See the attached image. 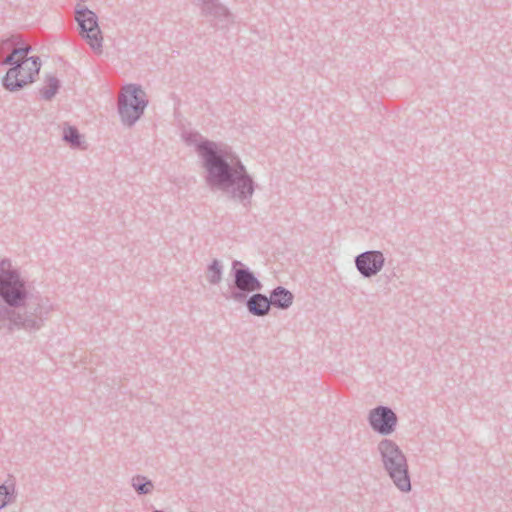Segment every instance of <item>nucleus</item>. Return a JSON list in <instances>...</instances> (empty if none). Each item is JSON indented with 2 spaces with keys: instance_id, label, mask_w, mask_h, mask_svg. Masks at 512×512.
Segmentation results:
<instances>
[{
  "instance_id": "1",
  "label": "nucleus",
  "mask_w": 512,
  "mask_h": 512,
  "mask_svg": "<svg viewBox=\"0 0 512 512\" xmlns=\"http://www.w3.org/2000/svg\"><path fill=\"white\" fill-rule=\"evenodd\" d=\"M47 296L31 289L12 261H0V332L13 335L18 331L32 334L40 331L54 311Z\"/></svg>"
},
{
  "instance_id": "20",
  "label": "nucleus",
  "mask_w": 512,
  "mask_h": 512,
  "mask_svg": "<svg viewBox=\"0 0 512 512\" xmlns=\"http://www.w3.org/2000/svg\"><path fill=\"white\" fill-rule=\"evenodd\" d=\"M23 76H27V70H22L21 69V73H19V78H24Z\"/></svg>"
},
{
  "instance_id": "12",
  "label": "nucleus",
  "mask_w": 512,
  "mask_h": 512,
  "mask_svg": "<svg viewBox=\"0 0 512 512\" xmlns=\"http://www.w3.org/2000/svg\"><path fill=\"white\" fill-rule=\"evenodd\" d=\"M269 300L271 307L286 310L293 304L294 295L285 287L277 286L270 292Z\"/></svg>"
},
{
  "instance_id": "18",
  "label": "nucleus",
  "mask_w": 512,
  "mask_h": 512,
  "mask_svg": "<svg viewBox=\"0 0 512 512\" xmlns=\"http://www.w3.org/2000/svg\"><path fill=\"white\" fill-rule=\"evenodd\" d=\"M32 51V47L28 44L15 47L13 49V55L24 57V59L27 57V55Z\"/></svg>"
},
{
  "instance_id": "4",
  "label": "nucleus",
  "mask_w": 512,
  "mask_h": 512,
  "mask_svg": "<svg viewBox=\"0 0 512 512\" xmlns=\"http://www.w3.org/2000/svg\"><path fill=\"white\" fill-rule=\"evenodd\" d=\"M13 51L4 58L2 65H10L2 79L6 90L14 92L22 89L25 85L32 83L35 76L38 75L41 68V60L38 56L26 57L25 59H16Z\"/></svg>"
},
{
  "instance_id": "19",
  "label": "nucleus",
  "mask_w": 512,
  "mask_h": 512,
  "mask_svg": "<svg viewBox=\"0 0 512 512\" xmlns=\"http://www.w3.org/2000/svg\"><path fill=\"white\" fill-rule=\"evenodd\" d=\"M7 44H12L14 45L15 47H19L20 45L22 46V39L20 38V36H12L11 38L7 39V40H4L2 42V46H5Z\"/></svg>"
},
{
  "instance_id": "9",
  "label": "nucleus",
  "mask_w": 512,
  "mask_h": 512,
  "mask_svg": "<svg viewBox=\"0 0 512 512\" xmlns=\"http://www.w3.org/2000/svg\"><path fill=\"white\" fill-rule=\"evenodd\" d=\"M367 420L374 432L387 436L395 431L398 417L390 407L379 405L369 411Z\"/></svg>"
},
{
  "instance_id": "15",
  "label": "nucleus",
  "mask_w": 512,
  "mask_h": 512,
  "mask_svg": "<svg viewBox=\"0 0 512 512\" xmlns=\"http://www.w3.org/2000/svg\"><path fill=\"white\" fill-rule=\"evenodd\" d=\"M206 278L209 284L217 285L223 278V265L218 259H214L207 267Z\"/></svg>"
},
{
  "instance_id": "17",
  "label": "nucleus",
  "mask_w": 512,
  "mask_h": 512,
  "mask_svg": "<svg viewBox=\"0 0 512 512\" xmlns=\"http://www.w3.org/2000/svg\"><path fill=\"white\" fill-rule=\"evenodd\" d=\"M15 487L7 486L5 484L0 485V510L11 504L15 500Z\"/></svg>"
},
{
  "instance_id": "13",
  "label": "nucleus",
  "mask_w": 512,
  "mask_h": 512,
  "mask_svg": "<svg viewBox=\"0 0 512 512\" xmlns=\"http://www.w3.org/2000/svg\"><path fill=\"white\" fill-rule=\"evenodd\" d=\"M62 139L73 149H86L84 137L75 126L65 124Z\"/></svg>"
},
{
  "instance_id": "11",
  "label": "nucleus",
  "mask_w": 512,
  "mask_h": 512,
  "mask_svg": "<svg viewBox=\"0 0 512 512\" xmlns=\"http://www.w3.org/2000/svg\"><path fill=\"white\" fill-rule=\"evenodd\" d=\"M247 311L256 317H264L269 314L271 310V301L265 294L256 291L247 296L244 300Z\"/></svg>"
},
{
  "instance_id": "8",
  "label": "nucleus",
  "mask_w": 512,
  "mask_h": 512,
  "mask_svg": "<svg viewBox=\"0 0 512 512\" xmlns=\"http://www.w3.org/2000/svg\"><path fill=\"white\" fill-rule=\"evenodd\" d=\"M201 14L209 18L211 26L225 30L234 23V16L219 0H199Z\"/></svg>"
},
{
  "instance_id": "5",
  "label": "nucleus",
  "mask_w": 512,
  "mask_h": 512,
  "mask_svg": "<svg viewBox=\"0 0 512 512\" xmlns=\"http://www.w3.org/2000/svg\"><path fill=\"white\" fill-rule=\"evenodd\" d=\"M118 113L124 126L132 127L148 106L146 92L140 85L127 84L118 96Z\"/></svg>"
},
{
  "instance_id": "2",
  "label": "nucleus",
  "mask_w": 512,
  "mask_h": 512,
  "mask_svg": "<svg viewBox=\"0 0 512 512\" xmlns=\"http://www.w3.org/2000/svg\"><path fill=\"white\" fill-rule=\"evenodd\" d=\"M186 140L189 144H195L207 186L211 190L221 191L230 200L249 210L257 183L239 155L228 145L203 139L198 133L190 134Z\"/></svg>"
},
{
  "instance_id": "14",
  "label": "nucleus",
  "mask_w": 512,
  "mask_h": 512,
  "mask_svg": "<svg viewBox=\"0 0 512 512\" xmlns=\"http://www.w3.org/2000/svg\"><path fill=\"white\" fill-rule=\"evenodd\" d=\"M131 486L138 495H148L154 490V483L144 475H135L131 479Z\"/></svg>"
},
{
  "instance_id": "3",
  "label": "nucleus",
  "mask_w": 512,
  "mask_h": 512,
  "mask_svg": "<svg viewBox=\"0 0 512 512\" xmlns=\"http://www.w3.org/2000/svg\"><path fill=\"white\" fill-rule=\"evenodd\" d=\"M377 450L383 468L394 485L402 492L411 491L407 458L396 442L387 438L382 439L377 445Z\"/></svg>"
},
{
  "instance_id": "7",
  "label": "nucleus",
  "mask_w": 512,
  "mask_h": 512,
  "mask_svg": "<svg viewBox=\"0 0 512 512\" xmlns=\"http://www.w3.org/2000/svg\"><path fill=\"white\" fill-rule=\"evenodd\" d=\"M75 20L80 35L96 53H102L103 37L98 25V17L92 10L78 4L75 8Z\"/></svg>"
},
{
  "instance_id": "21",
  "label": "nucleus",
  "mask_w": 512,
  "mask_h": 512,
  "mask_svg": "<svg viewBox=\"0 0 512 512\" xmlns=\"http://www.w3.org/2000/svg\"><path fill=\"white\" fill-rule=\"evenodd\" d=\"M153 512H163V511H161V510H154Z\"/></svg>"
},
{
  "instance_id": "10",
  "label": "nucleus",
  "mask_w": 512,
  "mask_h": 512,
  "mask_svg": "<svg viewBox=\"0 0 512 512\" xmlns=\"http://www.w3.org/2000/svg\"><path fill=\"white\" fill-rule=\"evenodd\" d=\"M355 267L363 278L376 276L385 265V257L382 251L367 250L358 254L354 259Z\"/></svg>"
},
{
  "instance_id": "16",
  "label": "nucleus",
  "mask_w": 512,
  "mask_h": 512,
  "mask_svg": "<svg viewBox=\"0 0 512 512\" xmlns=\"http://www.w3.org/2000/svg\"><path fill=\"white\" fill-rule=\"evenodd\" d=\"M47 85L40 90L41 96L44 100H51L58 92L61 84L58 78L49 75L46 78Z\"/></svg>"
},
{
  "instance_id": "6",
  "label": "nucleus",
  "mask_w": 512,
  "mask_h": 512,
  "mask_svg": "<svg viewBox=\"0 0 512 512\" xmlns=\"http://www.w3.org/2000/svg\"><path fill=\"white\" fill-rule=\"evenodd\" d=\"M230 273L232 282L229 284V294L225 295L226 299L243 303L247 296L263 288L255 273L239 260L232 261Z\"/></svg>"
}]
</instances>
